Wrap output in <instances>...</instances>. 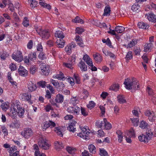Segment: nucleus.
<instances>
[{"label": "nucleus", "instance_id": "48", "mask_svg": "<svg viewBox=\"0 0 156 156\" xmlns=\"http://www.w3.org/2000/svg\"><path fill=\"white\" fill-rule=\"evenodd\" d=\"M133 58L132 53L131 51H129L127 53L125 58L126 60L129 61Z\"/></svg>", "mask_w": 156, "mask_h": 156}, {"label": "nucleus", "instance_id": "64", "mask_svg": "<svg viewBox=\"0 0 156 156\" xmlns=\"http://www.w3.org/2000/svg\"><path fill=\"white\" fill-rule=\"evenodd\" d=\"M23 60L24 63L26 65H28L30 64V59L28 56H25Z\"/></svg>", "mask_w": 156, "mask_h": 156}, {"label": "nucleus", "instance_id": "30", "mask_svg": "<svg viewBox=\"0 0 156 156\" xmlns=\"http://www.w3.org/2000/svg\"><path fill=\"white\" fill-rule=\"evenodd\" d=\"M152 45L153 44L152 43L146 44L144 46V51L145 52L150 51Z\"/></svg>", "mask_w": 156, "mask_h": 156}, {"label": "nucleus", "instance_id": "12", "mask_svg": "<svg viewBox=\"0 0 156 156\" xmlns=\"http://www.w3.org/2000/svg\"><path fill=\"white\" fill-rule=\"evenodd\" d=\"M52 78L55 79H58V80H64L66 78L64 76L63 73L61 71H58L57 74H54Z\"/></svg>", "mask_w": 156, "mask_h": 156}, {"label": "nucleus", "instance_id": "61", "mask_svg": "<svg viewBox=\"0 0 156 156\" xmlns=\"http://www.w3.org/2000/svg\"><path fill=\"white\" fill-rule=\"evenodd\" d=\"M46 82L44 81H40L37 83L38 86L42 88H45L46 87Z\"/></svg>", "mask_w": 156, "mask_h": 156}, {"label": "nucleus", "instance_id": "15", "mask_svg": "<svg viewBox=\"0 0 156 156\" xmlns=\"http://www.w3.org/2000/svg\"><path fill=\"white\" fill-rule=\"evenodd\" d=\"M76 123V122L75 121L72 120V121L69 123L68 126L67 127V129L70 131L74 132L76 130L75 126Z\"/></svg>", "mask_w": 156, "mask_h": 156}, {"label": "nucleus", "instance_id": "22", "mask_svg": "<svg viewBox=\"0 0 156 156\" xmlns=\"http://www.w3.org/2000/svg\"><path fill=\"white\" fill-rule=\"evenodd\" d=\"M93 57L96 62L100 63L102 60V57L99 53H96L93 55Z\"/></svg>", "mask_w": 156, "mask_h": 156}, {"label": "nucleus", "instance_id": "17", "mask_svg": "<svg viewBox=\"0 0 156 156\" xmlns=\"http://www.w3.org/2000/svg\"><path fill=\"white\" fill-rule=\"evenodd\" d=\"M76 44L73 42L67 45L65 48V51L68 54L72 52V49L75 47Z\"/></svg>", "mask_w": 156, "mask_h": 156}, {"label": "nucleus", "instance_id": "38", "mask_svg": "<svg viewBox=\"0 0 156 156\" xmlns=\"http://www.w3.org/2000/svg\"><path fill=\"white\" fill-rule=\"evenodd\" d=\"M110 8L109 7L106 6L104 9V12L103 14V16H108L110 15Z\"/></svg>", "mask_w": 156, "mask_h": 156}, {"label": "nucleus", "instance_id": "9", "mask_svg": "<svg viewBox=\"0 0 156 156\" xmlns=\"http://www.w3.org/2000/svg\"><path fill=\"white\" fill-rule=\"evenodd\" d=\"M144 114L146 116L148 117V119L150 121H154L156 118L155 113L152 111L147 110L145 112Z\"/></svg>", "mask_w": 156, "mask_h": 156}, {"label": "nucleus", "instance_id": "53", "mask_svg": "<svg viewBox=\"0 0 156 156\" xmlns=\"http://www.w3.org/2000/svg\"><path fill=\"white\" fill-rule=\"evenodd\" d=\"M7 4V0H1L0 2V7L2 8H4Z\"/></svg>", "mask_w": 156, "mask_h": 156}, {"label": "nucleus", "instance_id": "60", "mask_svg": "<svg viewBox=\"0 0 156 156\" xmlns=\"http://www.w3.org/2000/svg\"><path fill=\"white\" fill-rule=\"evenodd\" d=\"M9 56V55L6 51H3L1 55V58L3 60H5Z\"/></svg>", "mask_w": 156, "mask_h": 156}, {"label": "nucleus", "instance_id": "32", "mask_svg": "<svg viewBox=\"0 0 156 156\" xmlns=\"http://www.w3.org/2000/svg\"><path fill=\"white\" fill-rule=\"evenodd\" d=\"M12 18L13 20H12V22H20V19L18 16L16 12H14L12 14Z\"/></svg>", "mask_w": 156, "mask_h": 156}, {"label": "nucleus", "instance_id": "58", "mask_svg": "<svg viewBox=\"0 0 156 156\" xmlns=\"http://www.w3.org/2000/svg\"><path fill=\"white\" fill-rule=\"evenodd\" d=\"M147 138L148 139V140H150L151 138L152 137L153 135V133L152 131L150 130H149L146 132Z\"/></svg>", "mask_w": 156, "mask_h": 156}, {"label": "nucleus", "instance_id": "57", "mask_svg": "<svg viewBox=\"0 0 156 156\" xmlns=\"http://www.w3.org/2000/svg\"><path fill=\"white\" fill-rule=\"evenodd\" d=\"M37 68L35 65L32 66L30 69V71L31 73L34 74L37 70Z\"/></svg>", "mask_w": 156, "mask_h": 156}, {"label": "nucleus", "instance_id": "35", "mask_svg": "<svg viewBox=\"0 0 156 156\" xmlns=\"http://www.w3.org/2000/svg\"><path fill=\"white\" fill-rule=\"evenodd\" d=\"M125 28L122 26H118L115 27V31L118 33H122L125 30Z\"/></svg>", "mask_w": 156, "mask_h": 156}, {"label": "nucleus", "instance_id": "49", "mask_svg": "<svg viewBox=\"0 0 156 156\" xmlns=\"http://www.w3.org/2000/svg\"><path fill=\"white\" fill-rule=\"evenodd\" d=\"M90 151L92 153H95L96 152L95 147L93 144L90 145L88 147Z\"/></svg>", "mask_w": 156, "mask_h": 156}, {"label": "nucleus", "instance_id": "21", "mask_svg": "<svg viewBox=\"0 0 156 156\" xmlns=\"http://www.w3.org/2000/svg\"><path fill=\"white\" fill-rule=\"evenodd\" d=\"M65 41L63 39L59 38L57 39L56 41V44L57 47L58 48H62L65 45Z\"/></svg>", "mask_w": 156, "mask_h": 156}, {"label": "nucleus", "instance_id": "24", "mask_svg": "<svg viewBox=\"0 0 156 156\" xmlns=\"http://www.w3.org/2000/svg\"><path fill=\"white\" fill-rule=\"evenodd\" d=\"M79 98L77 96L72 97L70 100V103L74 105L79 103Z\"/></svg>", "mask_w": 156, "mask_h": 156}, {"label": "nucleus", "instance_id": "31", "mask_svg": "<svg viewBox=\"0 0 156 156\" xmlns=\"http://www.w3.org/2000/svg\"><path fill=\"white\" fill-rule=\"evenodd\" d=\"M138 139L141 142H148L149 141L148 139L147 138V136L143 134L139 136L138 137Z\"/></svg>", "mask_w": 156, "mask_h": 156}, {"label": "nucleus", "instance_id": "55", "mask_svg": "<svg viewBox=\"0 0 156 156\" xmlns=\"http://www.w3.org/2000/svg\"><path fill=\"white\" fill-rule=\"evenodd\" d=\"M100 154L101 156H108L107 151L103 149H100Z\"/></svg>", "mask_w": 156, "mask_h": 156}, {"label": "nucleus", "instance_id": "3", "mask_svg": "<svg viewBox=\"0 0 156 156\" xmlns=\"http://www.w3.org/2000/svg\"><path fill=\"white\" fill-rule=\"evenodd\" d=\"M35 29L37 34L43 40H47L50 36V33L47 30H43L40 26H36Z\"/></svg>", "mask_w": 156, "mask_h": 156}, {"label": "nucleus", "instance_id": "42", "mask_svg": "<svg viewBox=\"0 0 156 156\" xmlns=\"http://www.w3.org/2000/svg\"><path fill=\"white\" fill-rule=\"evenodd\" d=\"M102 41L104 43H106V44L110 48H113V47L112 45L111 42L108 38L106 40L105 39H103Z\"/></svg>", "mask_w": 156, "mask_h": 156}, {"label": "nucleus", "instance_id": "6", "mask_svg": "<svg viewBox=\"0 0 156 156\" xmlns=\"http://www.w3.org/2000/svg\"><path fill=\"white\" fill-rule=\"evenodd\" d=\"M12 57V59L19 62H21L23 59L22 53L20 51H17L16 52H14Z\"/></svg>", "mask_w": 156, "mask_h": 156}, {"label": "nucleus", "instance_id": "28", "mask_svg": "<svg viewBox=\"0 0 156 156\" xmlns=\"http://www.w3.org/2000/svg\"><path fill=\"white\" fill-rule=\"evenodd\" d=\"M64 100L63 96L60 94H58L56 95L55 101L57 103H62Z\"/></svg>", "mask_w": 156, "mask_h": 156}, {"label": "nucleus", "instance_id": "18", "mask_svg": "<svg viewBox=\"0 0 156 156\" xmlns=\"http://www.w3.org/2000/svg\"><path fill=\"white\" fill-rule=\"evenodd\" d=\"M65 128V127H57L55 128V131L57 135L62 137L63 136L62 132L64 131V129Z\"/></svg>", "mask_w": 156, "mask_h": 156}, {"label": "nucleus", "instance_id": "41", "mask_svg": "<svg viewBox=\"0 0 156 156\" xmlns=\"http://www.w3.org/2000/svg\"><path fill=\"white\" fill-rule=\"evenodd\" d=\"M22 24L24 27H27L29 26V21L27 17L24 18Z\"/></svg>", "mask_w": 156, "mask_h": 156}, {"label": "nucleus", "instance_id": "50", "mask_svg": "<svg viewBox=\"0 0 156 156\" xmlns=\"http://www.w3.org/2000/svg\"><path fill=\"white\" fill-rule=\"evenodd\" d=\"M65 87L64 84L63 82L59 83L58 86L56 88L58 90H63Z\"/></svg>", "mask_w": 156, "mask_h": 156}, {"label": "nucleus", "instance_id": "56", "mask_svg": "<svg viewBox=\"0 0 156 156\" xmlns=\"http://www.w3.org/2000/svg\"><path fill=\"white\" fill-rule=\"evenodd\" d=\"M104 125V122L103 121L98 120L96 122V125L99 128H101L103 125Z\"/></svg>", "mask_w": 156, "mask_h": 156}, {"label": "nucleus", "instance_id": "20", "mask_svg": "<svg viewBox=\"0 0 156 156\" xmlns=\"http://www.w3.org/2000/svg\"><path fill=\"white\" fill-rule=\"evenodd\" d=\"M19 73L20 75L22 76H26L27 74V71L24 69V67L20 66L18 69Z\"/></svg>", "mask_w": 156, "mask_h": 156}, {"label": "nucleus", "instance_id": "51", "mask_svg": "<svg viewBox=\"0 0 156 156\" xmlns=\"http://www.w3.org/2000/svg\"><path fill=\"white\" fill-rule=\"evenodd\" d=\"M1 129L4 136H6L8 135V131L6 127L5 126H1Z\"/></svg>", "mask_w": 156, "mask_h": 156}, {"label": "nucleus", "instance_id": "47", "mask_svg": "<svg viewBox=\"0 0 156 156\" xmlns=\"http://www.w3.org/2000/svg\"><path fill=\"white\" fill-rule=\"evenodd\" d=\"M130 119L134 126H138V124L139 121V119L138 118H131Z\"/></svg>", "mask_w": 156, "mask_h": 156}, {"label": "nucleus", "instance_id": "59", "mask_svg": "<svg viewBox=\"0 0 156 156\" xmlns=\"http://www.w3.org/2000/svg\"><path fill=\"white\" fill-rule=\"evenodd\" d=\"M95 103L93 101H90L89 103L87 105V107L88 108L91 109L95 106Z\"/></svg>", "mask_w": 156, "mask_h": 156}, {"label": "nucleus", "instance_id": "46", "mask_svg": "<svg viewBox=\"0 0 156 156\" xmlns=\"http://www.w3.org/2000/svg\"><path fill=\"white\" fill-rule=\"evenodd\" d=\"M72 21L75 23H80L81 24L83 23V20L78 16H76L74 19Z\"/></svg>", "mask_w": 156, "mask_h": 156}, {"label": "nucleus", "instance_id": "11", "mask_svg": "<svg viewBox=\"0 0 156 156\" xmlns=\"http://www.w3.org/2000/svg\"><path fill=\"white\" fill-rule=\"evenodd\" d=\"M33 131L30 128H27L25 129L22 132V135L25 138H28L29 137L32 136L33 135Z\"/></svg>", "mask_w": 156, "mask_h": 156}, {"label": "nucleus", "instance_id": "39", "mask_svg": "<svg viewBox=\"0 0 156 156\" xmlns=\"http://www.w3.org/2000/svg\"><path fill=\"white\" fill-rule=\"evenodd\" d=\"M119 86L118 84H114L112 85L110 87L109 89L110 90H113L115 91H117L119 90Z\"/></svg>", "mask_w": 156, "mask_h": 156}, {"label": "nucleus", "instance_id": "7", "mask_svg": "<svg viewBox=\"0 0 156 156\" xmlns=\"http://www.w3.org/2000/svg\"><path fill=\"white\" fill-rule=\"evenodd\" d=\"M41 74L44 75H48L49 73V66L44 64H41L40 67Z\"/></svg>", "mask_w": 156, "mask_h": 156}, {"label": "nucleus", "instance_id": "27", "mask_svg": "<svg viewBox=\"0 0 156 156\" xmlns=\"http://www.w3.org/2000/svg\"><path fill=\"white\" fill-rule=\"evenodd\" d=\"M79 66L82 72H85L87 70V67L85 63L83 61H81L79 64Z\"/></svg>", "mask_w": 156, "mask_h": 156}, {"label": "nucleus", "instance_id": "33", "mask_svg": "<svg viewBox=\"0 0 156 156\" xmlns=\"http://www.w3.org/2000/svg\"><path fill=\"white\" fill-rule=\"evenodd\" d=\"M139 40L138 39H133L130 41L128 44V47L131 48L134 46L138 42Z\"/></svg>", "mask_w": 156, "mask_h": 156}, {"label": "nucleus", "instance_id": "43", "mask_svg": "<svg viewBox=\"0 0 156 156\" xmlns=\"http://www.w3.org/2000/svg\"><path fill=\"white\" fill-rule=\"evenodd\" d=\"M28 2L32 8H34L36 6L37 2L35 0H28Z\"/></svg>", "mask_w": 156, "mask_h": 156}, {"label": "nucleus", "instance_id": "40", "mask_svg": "<svg viewBox=\"0 0 156 156\" xmlns=\"http://www.w3.org/2000/svg\"><path fill=\"white\" fill-rule=\"evenodd\" d=\"M9 103L7 102L2 103L1 106L2 109L5 111H6L9 108Z\"/></svg>", "mask_w": 156, "mask_h": 156}, {"label": "nucleus", "instance_id": "54", "mask_svg": "<svg viewBox=\"0 0 156 156\" xmlns=\"http://www.w3.org/2000/svg\"><path fill=\"white\" fill-rule=\"evenodd\" d=\"M66 150L70 154H73L76 151V149H75L71 147H67Z\"/></svg>", "mask_w": 156, "mask_h": 156}, {"label": "nucleus", "instance_id": "52", "mask_svg": "<svg viewBox=\"0 0 156 156\" xmlns=\"http://www.w3.org/2000/svg\"><path fill=\"white\" fill-rule=\"evenodd\" d=\"M140 8V6L137 4L133 5L131 7V9L134 12H137L139 11Z\"/></svg>", "mask_w": 156, "mask_h": 156}, {"label": "nucleus", "instance_id": "29", "mask_svg": "<svg viewBox=\"0 0 156 156\" xmlns=\"http://www.w3.org/2000/svg\"><path fill=\"white\" fill-rule=\"evenodd\" d=\"M104 122L105 128L106 130L110 129L112 128V125L109 122L107 121L106 119H104Z\"/></svg>", "mask_w": 156, "mask_h": 156}, {"label": "nucleus", "instance_id": "13", "mask_svg": "<svg viewBox=\"0 0 156 156\" xmlns=\"http://www.w3.org/2000/svg\"><path fill=\"white\" fill-rule=\"evenodd\" d=\"M145 16L149 21L152 22H156V15L153 13H148L145 15Z\"/></svg>", "mask_w": 156, "mask_h": 156}, {"label": "nucleus", "instance_id": "5", "mask_svg": "<svg viewBox=\"0 0 156 156\" xmlns=\"http://www.w3.org/2000/svg\"><path fill=\"white\" fill-rule=\"evenodd\" d=\"M80 129L81 131L80 133H77V136L85 140L88 139L89 137L88 135L90 133V130L88 129L87 127H80Z\"/></svg>", "mask_w": 156, "mask_h": 156}, {"label": "nucleus", "instance_id": "16", "mask_svg": "<svg viewBox=\"0 0 156 156\" xmlns=\"http://www.w3.org/2000/svg\"><path fill=\"white\" fill-rule=\"evenodd\" d=\"M28 89L29 92H32L36 90L37 87L36 84L33 82H30L28 84Z\"/></svg>", "mask_w": 156, "mask_h": 156}, {"label": "nucleus", "instance_id": "36", "mask_svg": "<svg viewBox=\"0 0 156 156\" xmlns=\"http://www.w3.org/2000/svg\"><path fill=\"white\" fill-rule=\"evenodd\" d=\"M28 56L31 61H34L36 58V54L35 52H31L29 54Z\"/></svg>", "mask_w": 156, "mask_h": 156}, {"label": "nucleus", "instance_id": "10", "mask_svg": "<svg viewBox=\"0 0 156 156\" xmlns=\"http://www.w3.org/2000/svg\"><path fill=\"white\" fill-rule=\"evenodd\" d=\"M67 111L68 112L70 113H73L75 115H77L79 113L80 108L77 106H74L73 107L70 106L68 108Z\"/></svg>", "mask_w": 156, "mask_h": 156}, {"label": "nucleus", "instance_id": "62", "mask_svg": "<svg viewBox=\"0 0 156 156\" xmlns=\"http://www.w3.org/2000/svg\"><path fill=\"white\" fill-rule=\"evenodd\" d=\"M50 83L52 84L56 88L58 86L59 83V82H58L57 81L55 80L52 79H50Z\"/></svg>", "mask_w": 156, "mask_h": 156}, {"label": "nucleus", "instance_id": "1", "mask_svg": "<svg viewBox=\"0 0 156 156\" xmlns=\"http://www.w3.org/2000/svg\"><path fill=\"white\" fill-rule=\"evenodd\" d=\"M24 113V108L21 107L18 104H12L8 115L12 119H15L17 114L20 117H23Z\"/></svg>", "mask_w": 156, "mask_h": 156}, {"label": "nucleus", "instance_id": "4", "mask_svg": "<svg viewBox=\"0 0 156 156\" xmlns=\"http://www.w3.org/2000/svg\"><path fill=\"white\" fill-rule=\"evenodd\" d=\"M40 148L44 150H48L51 146L50 144L45 137H41L40 138L38 143Z\"/></svg>", "mask_w": 156, "mask_h": 156}, {"label": "nucleus", "instance_id": "23", "mask_svg": "<svg viewBox=\"0 0 156 156\" xmlns=\"http://www.w3.org/2000/svg\"><path fill=\"white\" fill-rule=\"evenodd\" d=\"M102 51L106 56H109L110 58L114 59L115 58V56L114 54L108 51L105 49H103Z\"/></svg>", "mask_w": 156, "mask_h": 156}, {"label": "nucleus", "instance_id": "2", "mask_svg": "<svg viewBox=\"0 0 156 156\" xmlns=\"http://www.w3.org/2000/svg\"><path fill=\"white\" fill-rule=\"evenodd\" d=\"M124 84L125 88L129 90L133 89L136 90L140 88L138 81L136 78H132L125 79Z\"/></svg>", "mask_w": 156, "mask_h": 156}, {"label": "nucleus", "instance_id": "44", "mask_svg": "<svg viewBox=\"0 0 156 156\" xmlns=\"http://www.w3.org/2000/svg\"><path fill=\"white\" fill-rule=\"evenodd\" d=\"M148 126V124L146 122L142 121L140 124L139 127L142 129H145L147 128Z\"/></svg>", "mask_w": 156, "mask_h": 156}, {"label": "nucleus", "instance_id": "26", "mask_svg": "<svg viewBox=\"0 0 156 156\" xmlns=\"http://www.w3.org/2000/svg\"><path fill=\"white\" fill-rule=\"evenodd\" d=\"M138 26L140 28L144 29H148L149 27V25L147 23L143 22H140L138 24Z\"/></svg>", "mask_w": 156, "mask_h": 156}, {"label": "nucleus", "instance_id": "14", "mask_svg": "<svg viewBox=\"0 0 156 156\" xmlns=\"http://www.w3.org/2000/svg\"><path fill=\"white\" fill-rule=\"evenodd\" d=\"M20 98L23 101H29L31 98V95L28 93H25L20 94Z\"/></svg>", "mask_w": 156, "mask_h": 156}, {"label": "nucleus", "instance_id": "25", "mask_svg": "<svg viewBox=\"0 0 156 156\" xmlns=\"http://www.w3.org/2000/svg\"><path fill=\"white\" fill-rule=\"evenodd\" d=\"M55 36L57 39H59V38L63 39L65 37V35L62 31H56L55 33Z\"/></svg>", "mask_w": 156, "mask_h": 156}, {"label": "nucleus", "instance_id": "8", "mask_svg": "<svg viewBox=\"0 0 156 156\" xmlns=\"http://www.w3.org/2000/svg\"><path fill=\"white\" fill-rule=\"evenodd\" d=\"M56 126L55 123L51 120H49L48 121H46L43 122V124L42 126V127L43 130H46L47 128L50 127L52 128Z\"/></svg>", "mask_w": 156, "mask_h": 156}, {"label": "nucleus", "instance_id": "45", "mask_svg": "<svg viewBox=\"0 0 156 156\" xmlns=\"http://www.w3.org/2000/svg\"><path fill=\"white\" fill-rule=\"evenodd\" d=\"M127 135L129 137H135V135L133 129L131 128L130 130L127 133Z\"/></svg>", "mask_w": 156, "mask_h": 156}, {"label": "nucleus", "instance_id": "63", "mask_svg": "<svg viewBox=\"0 0 156 156\" xmlns=\"http://www.w3.org/2000/svg\"><path fill=\"white\" fill-rule=\"evenodd\" d=\"M44 109H45L46 112H48L50 110L53 109V108L51 105L50 104H48L44 107Z\"/></svg>", "mask_w": 156, "mask_h": 156}, {"label": "nucleus", "instance_id": "19", "mask_svg": "<svg viewBox=\"0 0 156 156\" xmlns=\"http://www.w3.org/2000/svg\"><path fill=\"white\" fill-rule=\"evenodd\" d=\"M116 133L117 135L118 141L119 143L122 142L124 136L122 132L120 130H118L116 131Z\"/></svg>", "mask_w": 156, "mask_h": 156}, {"label": "nucleus", "instance_id": "34", "mask_svg": "<svg viewBox=\"0 0 156 156\" xmlns=\"http://www.w3.org/2000/svg\"><path fill=\"white\" fill-rule=\"evenodd\" d=\"M117 98L118 101L120 104H123L126 102L125 98L122 95H118Z\"/></svg>", "mask_w": 156, "mask_h": 156}, {"label": "nucleus", "instance_id": "37", "mask_svg": "<svg viewBox=\"0 0 156 156\" xmlns=\"http://www.w3.org/2000/svg\"><path fill=\"white\" fill-rule=\"evenodd\" d=\"M83 59L86 62L87 65L92 62V60L87 55H83Z\"/></svg>", "mask_w": 156, "mask_h": 156}]
</instances>
